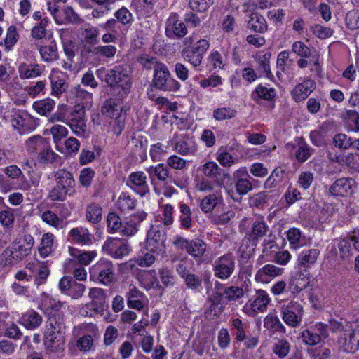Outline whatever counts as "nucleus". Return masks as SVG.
<instances>
[{
	"label": "nucleus",
	"mask_w": 359,
	"mask_h": 359,
	"mask_svg": "<svg viewBox=\"0 0 359 359\" xmlns=\"http://www.w3.org/2000/svg\"><path fill=\"white\" fill-rule=\"evenodd\" d=\"M329 329L333 332H341L339 342L346 352L355 353L359 348V321L347 323L344 327L341 322L334 319L329 320Z\"/></svg>",
	"instance_id": "1"
},
{
	"label": "nucleus",
	"mask_w": 359,
	"mask_h": 359,
	"mask_svg": "<svg viewBox=\"0 0 359 359\" xmlns=\"http://www.w3.org/2000/svg\"><path fill=\"white\" fill-rule=\"evenodd\" d=\"M108 86L121 98L129 93L131 88V79L130 69L128 65L115 66L110 69Z\"/></svg>",
	"instance_id": "2"
},
{
	"label": "nucleus",
	"mask_w": 359,
	"mask_h": 359,
	"mask_svg": "<svg viewBox=\"0 0 359 359\" xmlns=\"http://www.w3.org/2000/svg\"><path fill=\"white\" fill-rule=\"evenodd\" d=\"M154 86L161 91L173 92L180 88V83L171 76L165 64H158L154 73Z\"/></svg>",
	"instance_id": "3"
},
{
	"label": "nucleus",
	"mask_w": 359,
	"mask_h": 359,
	"mask_svg": "<svg viewBox=\"0 0 359 359\" xmlns=\"http://www.w3.org/2000/svg\"><path fill=\"white\" fill-rule=\"evenodd\" d=\"M90 277L93 280H98L105 285L114 282V265L111 261L101 259L90 269Z\"/></svg>",
	"instance_id": "4"
},
{
	"label": "nucleus",
	"mask_w": 359,
	"mask_h": 359,
	"mask_svg": "<svg viewBox=\"0 0 359 359\" xmlns=\"http://www.w3.org/2000/svg\"><path fill=\"white\" fill-rule=\"evenodd\" d=\"M280 313L282 319L286 325L296 327L302 323L304 309L299 303L290 301L281 306Z\"/></svg>",
	"instance_id": "5"
},
{
	"label": "nucleus",
	"mask_w": 359,
	"mask_h": 359,
	"mask_svg": "<svg viewBox=\"0 0 359 359\" xmlns=\"http://www.w3.org/2000/svg\"><path fill=\"white\" fill-rule=\"evenodd\" d=\"M209 46L207 40L200 39L192 46V48H183L181 51L182 57L193 67H197L201 65Z\"/></svg>",
	"instance_id": "6"
},
{
	"label": "nucleus",
	"mask_w": 359,
	"mask_h": 359,
	"mask_svg": "<svg viewBox=\"0 0 359 359\" xmlns=\"http://www.w3.org/2000/svg\"><path fill=\"white\" fill-rule=\"evenodd\" d=\"M173 244L180 250H184L194 257H201L206 250L205 243L199 238L188 240L184 237L177 236Z\"/></svg>",
	"instance_id": "7"
},
{
	"label": "nucleus",
	"mask_w": 359,
	"mask_h": 359,
	"mask_svg": "<svg viewBox=\"0 0 359 359\" xmlns=\"http://www.w3.org/2000/svg\"><path fill=\"white\" fill-rule=\"evenodd\" d=\"M214 272L216 277L227 279L235 270V259L231 254L224 255L218 258L214 264Z\"/></svg>",
	"instance_id": "8"
},
{
	"label": "nucleus",
	"mask_w": 359,
	"mask_h": 359,
	"mask_svg": "<svg viewBox=\"0 0 359 359\" xmlns=\"http://www.w3.org/2000/svg\"><path fill=\"white\" fill-rule=\"evenodd\" d=\"M86 110L83 105L74 106L70 114L68 123L74 134L78 136L84 135L86 131Z\"/></svg>",
	"instance_id": "9"
},
{
	"label": "nucleus",
	"mask_w": 359,
	"mask_h": 359,
	"mask_svg": "<svg viewBox=\"0 0 359 359\" xmlns=\"http://www.w3.org/2000/svg\"><path fill=\"white\" fill-rule=\"evenodd\" d=\"M102 249L114 258H122L129 254L130 247L124 240L116 238H108L102 245Z\"/></svg>",
	"instance_id": "10"
},
{
	"label": "nucleus",
	"mask_w": 359,
	"mask_h": 359,
	"mask_svg": "<svg viewBox=\"0 0 359 359\" xmlns=\"http://www.w3.org/2000/svg\"><path fill=\"white\" fill-rule=\"evenodd\" d=\"M165 233L158 226L152 227L148 232L147 247L151 252L159 254L165 251Z\"/></svg>",
	"instance_id": "11"
},
{
	"label": "nucleus",
	"mask_w": 359,
	"mask_h": 359,
	"mask_svg": "<svg viewBox=\"0 0 359 359\" xmlns=\"http://www.w3.org/2000/svg\"><path fill=\"white\" fill-rule=\"evenodd\" d=\"M126 185L141 197L149 193L147 176L142 171L132 172L128 178Z\"/></svg>",
	"instance_id": "12"
},
{
	"label": "nucleus",
	"mask_w": 359,
	"mask_h": 359,
	"mask_svg": "<svg viewBox=\"0 0 359 359\" xmlns=\"http://www.w3.org/2000/svg\"><path fill=\"white\" fill-rule=\"evenodd\" d=\"M268 232H270L269 225L264 220V217L259 216L253 221L246 237L252 245L256 246L258 242L267 235Z\"/></svg>",
	"instance_id": "13"
},
{
	"label": "nucleus",
	"mask_w": 359,
	"mask_h": 359,
	"mask_svg": "<svg viewBox=\"0 0 359 359\" xmlns=\"http://www.w3.org/2000/svg\"><path fill=\"white\" fill-rule=\"evenodd\" d=\"M65 332L46 330L44 334V345L46 348L52 353L64 350Z\"/></svg>",
	"instance_id": "14"
},
{
	"label": "nucleus",
	"mask_w": 359,
	"mask_h": 359,
	"mask_svg": "<svg viewBox=\"0 0 359 359\" xmlns=\"http://www.w3.org/2000/svg\"><path fill=\"white\" fill-rule=\"evenodd\" d=\"M355 181L352 178H339L330 187V192L334 196H348L354 191Z\"/></svg>",
	"instance_id": "15"
},
{
	"label": "nucleus",
	"mask_w": 359,
	"mask_h": 359,
	"mask_svg": "<svg viewBox=\"0 0 359 359\" xmlns=\"http://www.w3.org/2000/svg\"><path fill=\"white\" fill-rule=\"evenodd\" d=\"M89 297L91 302L88 304V308L95 312H102L106 306V294L102 288L93 287L89 291Z\"/></svg>",
	"instance_id": "16"
},
{
	"label": "nucleus",
	"mask_w": 359,
	"mask_h": 359,
	"mask_svg": "<svg viewBox=\"0 0 359 359\" xmlns=\"http://www.w3.org/2000/svg\"><path fill=\"white\" fill-rule=\"evenodd\" d=\"M316 82L312 79L305 80L297 84L292 91V98L299 102L306 98L315 90Z\"/></svg>",
	"instance_id": "17"
},
{
	"label": "nucleus",
	"mask_w": 359,
	"mask_h": 359,
	"mask_svg": "<svg viewBox=\"0 0 359 359\" xmlns=\"http://www.w3.org/2000/svg\"><path fill=\"white\" fill-rule=\"evenodd\" d=\"M26 145L27 151L31 155H36L38 158L42 152L50 147V144L46 138L36 135L27 140Z\"/></svg>",
	"instance_id": "18"
},
{
	"label": "nucleus",
	"mask_w": 359,
	"mask_h": 359,
	"mask_svg": "<svg viewBox=\"0 0 359 359\" xmlns=\"http://www.w3.org/2000/svg\"><path fill=\"white\" fill-rule=\"evenodd\" d=\"M320 255V250L317 248L305 249L302 250L298 256V266L304 268V271L306 272V269L311 268L316 262Z\"/></svg>",
	"instance_id": "19"
},
{
	"label": "nucleus",
	"mask_w": 359,
	"mask_h": 359,
	"mask_svg": "<svg viewBox=\"0 0 359 359\" xmlns=\"http://www.w3.org/2000/svg\"><path fill=\"white\" fill-rule=\"evenodd\" d=\"M306 272H298L292 276L289 284V289L292 294H297L306 289L309 285L310 280Z\"/></svg>",
	"instance_id": "20"
},
{
	"label": "nucleus",
	"mask_w": 359,
	"mask_h": 359,
	"mask_svg": "<svg viewBox=\"0 0 359 359\" xmlns=\"http://www.w3.org/2000/svg\"><path fill=\"white\" fill-rule=\"evenodd\" d=\"M270 301L271 299L266 291L258 290L253 297V300H250V302H251V309L254 312H263L266 311Z\"/></svg>",
	"instance_id": "21"
},
{
	"label": "nucleus",
	"mask_w": 359,
	"mask_h": 359,
	"mask_svg": "<svg viewBox=\"0 0 359 359\" xmlns=\"http://www.w3.org/2000/svg\"><path fill=\"white\" fill-rule=\"evenodd\" d=\"M20 79H31L40 76L44 70V67L39 64H27L23 62L19 66Z\"/></svg>",
	"instance_id": "22"
},
{
	"label": "nucleus",
	"mask_w": 359,
	"mask_h": 359,
	"mask_svg": "<svg viewBox=\"0 0 359 359\" xmlns=\"http://www.w3.org/2000/svg\"><path fill=\"white\" fill-rule=\"evenodd\" d=\"M23 258L15 252L12 248H6L0 256V265L4 269H11Z\"/></svg>",
	"instance_id": "23"
},
{
	"label": "nucleus",
	"mask_w": 359,
	"mask_h": 359,
	"mask_svg": "<svg viewBox=\"0 0 359 359\" xmlns=\"http://www.w3.org/2000/svg\"><path fill=\"white\" fill-rule=\"evenodd\" d=\"M247 28L257 33H264L268 25L265 18L257 13H252L247 23Z\"/></svg>",
	"instance_id": "24"
},
{
	"label": "nucleus",
	"mask_w": 359,
	"mask_h": 359,
	"mask_svg": "<svg viewBox=\"0 0 359 359\" xmlns=\"http://www.w3.org/2000/svg\"><path fill=\"white\" fill-rule=\"evenodd\" d=\"M282 269L272 264H266L259 269L255 275V280L257 282L268 283L269 278L280 275Z\"/></svg>",
	"instance_id": "25"
},
{
	"label": "nucleus",
	"mask_w": 359,
	"mask_h": 359,
	"mask_svg": "<svg viewBox=\"0 0 359 359\" xmlns=\"http://www.w3.org/2000/svg\"><path fill=\"white\" fill-rule=\"evenodd\" d=\"M19 323L27 329L34 330L40 326L42 323V317L36 311L31 310L22 315Z\"/></svg>",
	"instance_id": "26"
},
{
	"label": "nucleus",
	"mask_w": 359,
	"mask_h": 359,
	"mask_svg": "<svg viewBox=\"0 0 359 359\" xmlns=\"http://www.w3.org/2000/svg\"><path fill=\"white\" fill-rule=\"evenodd\" d=\"M175 149L182 155L194 154L197 150L193 138L184 136L175 144Z\"/></svg>",
	"instance_id": "27"
},
{
	"label": "nucleus",
	"mask_w": 359,
	"mask_h": 359,
	"mask_svg": "<svg viewBox=\"0 0 359 359\" xmlns=\"http://www.w3.org/2000/svg\"><path fill=\"white\" fill-rule=\"evenodd\" d=\"M56 184L69 191L74 187L75 182L72 175L65 170H58L55 172Z\"/></svg>",
	"instance_id": "28"
},
{
	"label": "nucleus",
	"mask_w": 359,
	"mask_h": 359,
	"mask_svg": "<svg viewBox=\"0 0 359 359\" xmlns=\"http://www.w3.org/2000/svg\"><path fill=\"white\" fill-rule=\"evenodd\" d=\"M264 327L273 332H286L285 327L282 324L278 316L273 313H269L264 319Z\"/></svg>",
	"instance_id": "29"
},
{
	"label": "nucleus",
	"mask_w": 359,
	"mask_h": 359,
	"mask_svg": "<svg viewBox=\"0 0 359 359\" xmlns=\"http://www.w3.org/2000/svg\"><path fill=\"white\" fill-rule=\"evenodd\" d=\"M65 325L63 315L60 312L50 313V317L46 322V330L65 332Z\"/></svg>",
	"instance_id": "30"
},
{
	"label": "nucleus",
	"mask_w": 359,
	"mask_h": 359,
	"mask_svg": "<svg viewBox=\"0 0 359 359\" xmlns=\"http://www.w3.org/2000/svg\"><path fill=\"white\" fill-rule=\"evenodd\" d=\"M39 50L42 60L47 62H51L58 59L57 47L55 41H51L48 45L41 46Z\"/></svg>",
	"instance_id": "31"
},
{
	"label": "nucleus",
	"mask_w": 359,
	"mask_h": 359,
	"mask_svg": "<svg viewBox=\"0 0 359 359\" xmlns=\"http://www.w3.org/2000/svg\"><path fill=\"white\" fill-rule=\"evenodd\" d=\"M39 162L43 164H51L54 167H57L62 164V157L57 154L55 153L51 149V146L48 147L43 152H42L37 158Z\"/></svg>",
	"instance_id": "32"
},
{
	"label": "nucleus",
	"mask_w": 359,
	"mask_h": 359,
	"mask_svg": "<svg viewBox=\"0 0 359 359\" xmlns=\"http://www.w3.org/2000/svg\"><path fill=\"white\" fill-rule=\"evenodd\" d=\"M11 113V115H6V112H4L3 115L4 118L8 119L15 128L24 127L26 120L29 118L28 114L25 111L15 109H13Z\"/></svg>",
	"instance_id": "33"
},
{
	"label": "nucleus",
	"mask_w": 359,
	"mask_h": 359,
	"mask_svg": "<svg viewBox=\"0 0 359 359\" xmlns=\"http://www.w3.org/2000/svg\"><path fill=\"white\" fill-rule=\"evenodd\" d=\"M121 110L122 107L112 98L106 100L101 109L102 113L110 118H115L121 115Z\"/></svg>",
	"instance_id": "34"
},
{
	"label": "nucleus",
	"mask_w": 359,
	"mask_h": 359,
	"mask_svg": "<svg viewBox=\"0 0 359 359\" xmlns=\"http://www.w3.org/2000/svg\"><path fill=\"white\" fill-rule=\"evenodd\" d=\"M249 291L248 285L246 282L244 283V285L240 287L238 286H229L226 289L225 299L229 302L236 301L243 297L245 292H248Z\"/></svg>",
	"instance_id": "35"
},
{
	"label": "nucleus",
	"mask_w": 359,
	"mask_h": 359,
	"mask_svg": "<svg viewBox=\"0 0 359 359\" xmlns=\"http://www.w3.org/2000/svg\"><path fill=\"white\" fill-rule=\"evenodd\" d=\"M151 181L154 177L160 181H165L168 177L169 169L163 163L158 164L156 167L151 166L146 169Z\"/></svg>",
	"instance_id": "36"
},
{
	"label": "nucleus",
	"mask_w": 359,
	"mask_h": 359,
	"mask_svg": "<svg viewBox=\"0 0 359 359\" xmlns=\"http://www.w3.org/2000/svg\"><path fill=\"white\" fill-rule=\"evenodd\" d=\"M69 235L75 242L81 244H88L91 241V234L86 228H74L70 231Z\"/></svg>",
	"instance_id": "37"
},
{
	"label": "nucleus",
	"mask_w": 359,
	"mask_h": 359,
	"mask_svg": "<svg viewBox=\"0 0 359 359\" xmlns=\"http://www.w3.org/2000/svg\"><path fill=\"white\" fill-rule=\"evenodd\" d=\"M102 209L100 205L91 203L86 208V217L88 221L97 224L102 219Z\"/></svg>",
	"instance_id": "38"
},
{
	"label": "nucleus",
	"mask_w": 359,
	"mask_h": 359,
	"mask_svg": "<svg viewBox=\"0 0 359 359\" xmlns=\"http://www.w3.org/2000/svg\"><path fill=\"white\" fill-rule=\"evenodd\" d=\"M55 102L51 99H46L34 102L33 109L42 116H48L55 107Z\"/></svg>",
	"instance_id": "39"
},
{
	"label": "nucleus",
	"mask_w": 359,
	"mask_h": 359,
	"mask_svg": "<svg viewBox=\"0 0 359 359\" xmlns=\"http://www.w3.org/2000/svg\"><path fill=\"white\" fill-rule=\"evenodd\" d=\"M136 205V200L132 198L128 194L122 193L118 201L117 206L118 209L123 212H126L131 210H133Z\"/></svg>",
	"instance_id": "40"
},
{
	"label": "nucleus",
	"mask_w": 359,
	"mask_h": 359,
	"mask_svg": "<svg viewBox=\"0 0 359 359\" xmlns=\"http://www.w3.org/2000/svg\"><path fill=\"white\" fill-rule=\"evenodd\" d=\"M69 252L71 255L77 259V261L81 265L89 264L93 259L96 256L95 252H81L76 248H69Z\"/></svg>",
	"instance_id": "41"
},
{
	"label": "nucleus",
	"mask_w": 359,
	"mask_h": 359,
	"mask_svg": "<svg viewBox=\"0 0 359 359\" xmlns=\"http://www.w3.org/2000/svg\"><path fill=\"white\" fill-rule=\"evenodd\" d=\"M290 350V344L285 339H279L273 346V352L280 358L287 355Z\"/></svg>",
	"instance_id": "42"
},
{
	"label": "nucleus",
	"mask_w": 359,
	"mask_h": 359,
	"mask_svg": "<svg viewBox=\"0 0 359 359\" xmlns=\"http://www.w3.org/2000/svg\"><path fill=\"white\" fill-rule=\"evenodd\" d=\"M302 341L304 344L310 346L316 345L320 342V335L316 332L315 330H312V327L310 329L306 330L301 333Z\"/></svg>",
	"instance_id": "43"
},
{
	"label": "nucleus",
	"mask_w": 359,
	"mask_h": 359,
	"mask_svg": "<svg viewBox=\"0 0 359 359\" xmlns=\"http://www.w3.org/2000/svg\"><path fill=\"white\" fill-rule=\"evenodd\" d=\"M41 305L46 310H51L50 313H56L60 312L59 310L62 306L63 303L60 301H57L47 294H43Z\"/></svg>",
	"instance_id": "44"
},
{
	"label": "nucleus",
	"mask_w": 359,
	"mask_h": 359,
	"mask_svg": "<svg viewBox=\"0 0 359 359\" xmlns=\"http://www.w3.org/2000/svg\"><path fill=\"white\" fill-rule=\"evenodd\" d=\"M333 143L335 147L341 149H348L352 147L353 140L344 133H338L333 138Z\"/></svg>",
	"instance_id": "45"
},
{
	"label": "nucleus",
	"mask_w": 359,
	"mask_h": 359,
	"mask_svg": "<svg viewBox=\"0 0 359 359\" xmlns=\"http://www.w3.org/2000/svg\"><path fill=\"white\" fill-rule=\"evenodd\" d=\"M107 227L111 232H121L123 222L119 216L114 212H109L107 219Z\"/></svg>",
	"instance_id": "46"
},
{
	"label": "nucleus",
	"mask_w": 359,
	"mask_h": 359,
	"mask_svg": "<svg viewBox=\"0 0 359 359\" xmlns=\"http://www.w3.org/2000/svg\"><path fill=\"white\" fill-rule=\"evenodd\" d=\"M220 170L217 164L213 161L207 162L201 167L203 175L209 178H217L220 175Z\"/></svg>",
	"instance_id": "47"
},
{
	"label": "nucleus",
	"mask_w": 359,
	"mask_h": 359,
	"mask_svg": "<svg viewBox=\"0 0 359 359\" xmlns=\"http://www.w3.org/2000/svg\"><path fill=\"white\" fill-rule=\"evenodd\" d=\"M237 111L230 107L218 108L214 110L213 116L217 121L230 119L236 115Z\"/></svg>",
	"instance_id": "48"
},
{
	"label": "nucleus",
	"mask_w": 359,
	"mask_h": 359,
	"mask_svg": "<svg viewBox=\"0 0 359 359\" xmlns=\"http://www.w3.org/2000/svg\"><path fill=\"white\" fill-rule=\"evenodd\" d=\"M88 52H93L95 55L104 56L107 58L113 57L116 53L117 49L112 45L107 46H99L93 48V50H88Z\"/></svg>",
	"instance_id": "49"
},
{
	"label": "nucleus",
	"mask_w": 359,
	"mask_h": 359,
	"mask_svg": "<svg viewBox=\"0 0 359 359\" xmlns=\"http://www.w3.org/2000/svg\"><path fill=\"white\" fill-rule=\"evenodd\" d=\"M287 238L294 249L303 245L302 242V233L297 228H291L288 230Z\"/></svg>",
	"instance_id": "50"
},
{
	"label": "nucleus",
	"mask_w": 359,
	"mask_h": 359,
	"mask_svg": "<svg viewBox=\"0 0 359 359\" xmlns=\"http://www.w3.org/2000/svg\"><path fill=\"white\" fill-rule=\"evenodd\" d=\"M52 92L53 95H61L67 88V83L65 80L58 76H50Z\"/></svg>",
	"instance_id": "51"
},
{
	"label": "nucleus",
	"mask_w": 359,
	"mask_h": 359,
	"mask_svg": "<svg viewBox=\"0 0 359 359\" xmlns=\"http://www.w3.org/2000/svg\"><path fill=\"white\" fill-rule=\"evenodd\" d=\"M53 243V235L46 233L43 236L41 247L39 248L40 254L43 257H47L51 252V247Z\"/></svg>",
	"instance_id": "52"
},
{
	"label": "nucleus",
	"mask_w": 359,
	"mask_h": 359,
	"mask_svg": "<svg viewBox=\"0 0 359 359\" xmlns=\"http://www.w3.org/2000/svg\"><path fill=\"white\" fill-rule=\"evenodd\" d=\"M42 219L46 223L57 229L63 227V220L59 219L57 215L50 210L46 211L43 213Z\"/></svg>",
	"instance_id": "53"
},
{
	"label": "nucleus",
	"mask_w": 359,
	"mask_h": 359,
	"mask_svg": "<svg viewBox=\"0 0 359 359\" xmlns=\"http://www.w3.org/2000/svg\"><path fill=\"white\" fill-rule=\"evenodd\" d=\"M69 191L55 184L50 191L48 198L53 201H63Z\"/></svg>",
	"instance_id": "54"
},
{
	"label": "nucleus",
	"mask_w": 359,
	"mask_h": 359,
	"mask_svg": "<svg viewBox=\"0 0 359 359\" xmlns=\"http://www.w3.org/2000/svg\"><path fill=\"white\" fill-rule=\"evenodd\" d=\"M271 196L269 193L266 191H262L250 197V203L252 206L260 208L266 204L271 199Z\"/></svg>",
	"instance_id": "55"
},
{
	"label": "nucleus",
	"mask_w": 359,
	"mask_h": 359,
	"mask_svg": "<svg viewBox=\"0 0 359 359\" xmlns=\"http://www.w3.org/2000/svg\"><path fill=\"white\" fill-rule=\"evenodd\" d=\"M114 16L117 22L123 25H130L133 21V15L126 7H122L116 11Z\"/></svg>",
	"instance_id": "56"
},
{
	"label": "nucleus",
	"mask_w": 359,
	"mask_h": 359,
	"mask_svg": "<svg viewBox=\"0 0 359 359\" xmlns=\"http://www.w3.org/2000/svg\"><path fill=\"white\" fill-rule=\"evenodd\" d=\"M63 13L65 20L67 23L77 25L83 22V20L71 6L65 8L63 10Z\"/></svg>",
	"instance_id": "57"
},
{
	"label": "nucleus",
	"mask_w": 359,
	"mask_h": 359,
	"mask_svg": "<svg viewBox=\"0 0 359 359\" xmlns=\"http://www.w3.org/2000/svg\"><path fill=\"white\" fill-rule=\"evenodd\" d=\"M255 93L259 97L267 101L272 100L276 96V91L274 88H268L267 87L262 85L257 86L255 88Z\"/></svg>",
	"instance_id": "58"
},
{
	"label": "nucleus",
	"mask_w": 359,
	"mask_h": 359,
	"mask_svg": "<svg viewBox=\"0 0 359 359\" xmlns=\"http://www.w3.org/2000/svg\"><path fill=\"white\" fill-rule=\"evenodd\" d=\"M214 3V0H189V4L191 10L204 12Z\"/></svg>",
	"instance_id": "59"
},
{
	"label": "nucleus",
	"mask_w": 359,
	"mask_h": 359,
	"mask_svg": "<svg viewBox=\"0 0 359 359\" xmlns=\"http://www.w3.org/2000/svg\"><path fill=\"white\" fill-rule=\"evenodd\" d=\"M346 22L348 29H356L359 28V11L352 10L346 15Z\"/></svg>",
	"instance_id": "60"
},
{
	"label": "nucleus",
	"mask_w": 359,
	"mask_h": 359,
	"mask_svg": "<svg viewBox=\"0 0 359 359\" xmlns=\"http://www.w3.org/2000/svg\"><path fill=\"white\" fill-rule=\"evenodd\" d=\"M217 203V198L215 194H210L203 198L201 203V210L207 213L211 212Z\"/></svg>",
	"instance_id": "61"
},
{
	"label": "nucleus",
	"mask_w": 359,
	"mask_h": 359,
	"mask_svg": "<svg viewBox=\"0 0 359 359\" xmlns=\"http://www.w3.org/2000/svg\"><path fill=\"white\" fill-rule=\"evenodd\" d=\"M184 280L186 286L189 289L192 290H198L201 287L202 280L198 275L189 273V275L186 276V278Z\"/></svg>",
	"instance_id": "62"
},
{
	"label": "nucleus",
	"mask_w": 359,
	"mask_h": 359,
	"mask_svg": "<svg viewBox=\"0 0 359 359\" xmlns=\"http://www.w3.org/2000/svg\"><path fill=\"white\" fill-rule=\"evenodd\" d=\"M160 278L162 283L165 287H172L175 284V276L172 272L166 267L162 268L159 270Z\"/></svg>",
	"instance_id": "63"
},
{
	"label": "nucleus",
	"mask_w": 359,
	"mask_h": 359,
	"mask_svg": "<svg viewBox=\"0 0 359 359\" xmlns=\"http://www.w3.org/2000/svg\"><path fill=\"white\" fill-rule=\"evenodd\" d=\"M217 154V160L222 166L230 167L234 163L233 156L226 149L221 148Z\"/></svg>",
	"instance_id": "64"
}]
</instances>
